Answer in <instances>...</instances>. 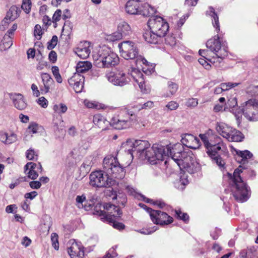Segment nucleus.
Here are the masks:
<instances>
[{"instance_id":"1","label":"nucleus","mask_w":258,"mask_h":258,"mask_svg":"<svg viewBox=\"0 0 258 258\" xmlns=\"http://www.w3.org/2000/svg\"><path fill=\"white\" fill-rule=\"evenodd\" d=\"M126 149L128 148L129 153L133 156L136 153L142 160H147L151 164H157L164 160L165 146L154 144L150 148V143L147 141L127 140L122 144Z\"/></svg>"},{"instance_id":"2","label":"nucleus","mask_w":258,"mask_h":258,"mask_svg":"<svg viewBox=\"0 0 258 258\" xmlns=\"http://www.w3.org/2000/svg\"><path fill=\"white\" fill-rule=\"evenodd\" d=\"M103 164L106 173L102 171L92 172L89 176L90 184L91 186L96 187L110 186L112 185L113 180L109 175L116 178H121L123 177V169L115 157H106L103 160Z\"/></svg>"},{"instance_id":"3","label":"nucleus","mask_w":258,"mask_h":258,"mask_svg":"<svg viewBox=\"0 0 258 258\" xmlns=\"http://www.w3.org/2000/svg\"><path fill=\"white\" fill-rule=\"evenodd\" d=\"M207 49H200L199 54L208 60L210 63H220L228 55L227 42L218 35L209 39L206 43Z\"/></svg>"},{"instance_id":"4","label":"nucleus","mask_w":258,"mask_h":258,"mask_svg":"<svg viewBox=\"0 0 258 258\" xmlns=\"http://www.w3.org/2000/svg\"><path fill=\"white\" fill-rule=\"evenodd\" d=\"M199 137L204 143L208 155L218 166L220 168L224 167L225 162L222 156L227 157L228 151L226 144L222 139L220 137L216 136L214 140H210L209 141L207 136L205 134H200Z\"/></svg>"},{"instance_id":"5","label":"nucleus","mask_w":258,"mask_h":258,"mask_svg":"<svg viewBox=\"0 0 258 258\" xmlns=\"http://www.w3.org/2000/svg\"><path fill=\"white\" fill-rule=\"evenodd\" d=\"M243 169L242 166L240 165L234 170L233 175L228 173L231 182V192L233 197L236 201L241 203L246 201L250 195L249 188L240 175Z\"/></svg>"},{"instance_id":"6","label":"nucleus","mask_w":258,"mask_h":258,"mask_svg":"<svg viewBox=\"0 0 258 258\" xmlns=\"http://www.w3.org/2000/svg\"><path fill=\"white\" fill-rule=\"evenodd\" d=\"M92 57L95 65L98 68H109L119 62L117 55L106 46H103L93 51Z\"/></svg>"},{"instance_id":"7","label":"nucleus","mask_w":258,"mask_h":258,"mask_svg":"<svg viewBox=\"0 0 258 258\" xmlns=\"http://www.w3.org/2000/svg\"><path fill=\"white\" fill-rule=\"evenodd\" d=\"M103 208L106 211L95 210L94 214L99 216L102 221L112 223V226L114 228L118 230L123 229L125 227L124 224L115 222V220L120 217L122 215L119 208L110 203L104 204Z\"/></svg>"},{"instance_id":"8","label":"nucleus","mask_w":258,"mask_h":258,"mask_svg":"<svg viewBox=\"0 0 258 258\" xmlns=\"http://www.w3.org/2000/svg\"><path fill=\"white\" fill-rule=\"evenodd\" d=\"M183 147L180 144H176L172 147L170 145L165 146L164 159L167 157H171V160L176 162L181 168L187 162L190 161L193 157L192 153L189 150H182Z\"/></svg>"},{"instance_id":"9","label":"nucleus","mask_w":258,"mask_h":258,"mask_svg":"<svg viewBox=\"0 0 258 258\" xmlns=\"http://www.w3.org/2000/svg\"><path fill=\"white\" fill-rule=\"evenodd\" d=\"M137 120L135 113L130 108H125L120 111L117 118L112 119L110 125L117 130L126 129L133 125Z\"/></svg>"},{"instance_id":"10","label":"nucleus","mask_w":258,"mask_h":258,"mask_svg":"<svg viewBox=\"0 0 258 258\" xmlns=\"http://www.w3.org/2000/svg\"><path fill=\"white\" fill-rule=\"evenodd\" d=\"M216 130L220 136L229 142H241L244 138L240 131L223 122L216 123Z\"/></svg>"},{"instance_id":"11","label":"nucleus","mask_w":258,"mask_h":258,"mask_svg":"<svg viewBox=\"0 0 258 258\" xmlns=\"http://www.w3.org/2000/svg\"><path fill=\"white\" fill-rule=\"evenodd\" d=\"M148 26L153 33L164 37L169 29L168 23L160 16H151L148 21Z\"/></svg>"},{"instance_id":"12","label":"nucleus","mask_w":258,"mask_h":258,"mask_svg":"<svg viewBox=\"0 0 258 258\" xmlns=\"http://www.w3.org/2000/svg\"><path fill=\"white\" fill-rule=\"evenodd\" d=\"M106 79L112 85L122 87L132 81L131 75L126 74L122 71H109L105 75Z\"/></svg>"},{"instance_id":"13","label":"nucleus","mask_w":258,"mask_h":258,"mask_svg":"<svg viewBox=\"0 0 258 258\" xmlns=\"http://www.w3.org/2000/svg\"><path fill=\"white\" fill-rule=\"evenodd\" d=\"M121 56L126 59L137 58L139 51L137 45L131 41H124L118 44Z\"/></svg>"},{"instance_id":"14","label":"nucleus","mask_w":258,"mask_h":258,"mask_svg":"<svg viewBox=\"0 0 258 258\" xmlns=\"http://www.w3.org/2000/svg\"><path fill=\"white\" fill-rule=\"evenodd\" d=\"M243 115L249 121L258 120V101L249 99L245 102L243 106Z\"/></svg>"},{"instance_id":"15","label":"nucleus","mask_w":258,"mask_h":258,"mask_svg":"<svg viewBox=\"0 0 258 258\" xmlns=\"http://www.w3.org/2000/svg\"><path fill=\"white\" fill-rule=\"evenodd\" d=\"M148 211L153 222L156 224L164 225L173 222V218L167 213L159 210H154L148 208Z\"/></svg>"},{"instance_id":"16","label":"nucleus","mask_w":258,"mask_h":258,"mask_svg":"<svg viewBox=\"0 0 258 258\" xmlns=\"http://www.w3.org/2000/svg\"><path fill=\"white\" fill-rule=\"evenodd\" d=\"M96 199L92 198L89 200H86L84 195L77 196L76 198V205L79 209H84L86 211L93 210V214L95 210H101V204L98 203L95 206L94 205Z\"/></svg>"},{"instance_id":"17","label":"nucleus","mask_w":258,"mask_h":258,"mask_svg":"<svg viewBox=\"0 0 258 258\" xmlns=\"http://www.w3.org/2000/svg\"><path fill=\"white\" fill-rule=\"evenodd\" d=\"M135 86L138 85L142 93L147 94L150 91V87L146 84L143 74L137 69H134L131 73Z\"/></svg>"},{"instance_id":"18","label":"nucleus","mask_w":258,"mask_h":258,"mask_svg":"<svg viewBox=\"0 0 258 258\" xmlns=\"http://www.w3.org/2000/svg\"><path fill=\"white\" fill-rule=\"evenodd\" d=\"M68 248V253L71 258H84L85 247L81 242L71 240Z\"/></svg>"},{"instance_id":"19","label":"nucleus","mask_w":258,"mask_h":258,"mask_svg":"<svg viewBox=\"0 0 258 258\" xmlns=\"http://www.w3.org/2000/svg\"><path fill=\"white\" fill-rule=\"evenodd\" d=\"M68 83L76 93H81L84 88V77L79 73H75L68 80Z\"/></svg>"},{"instance_id":"20","label":"nucleus","mask_w":258,"mask_h":258,"mask_svg":"<svg viewBox=\"0 0 258 258\" xmlns=\"http://www.w3.org/2000/svg\"><path fill=\"white\" fill-rule=\"evenodd\" d=\"M42 171V166L33 162H29L25 166V172L31 179H36L38 176V172Z\"/></svg>"},{"instance_id":"21","label":"nucleus","mask_w":258,"mask_h":258,"mask_svg":"<svg viewBox=\"0 0 258 258\" xmlns=\"http://www.w3.org/2000/svg\"><path fill=\"white\" fill-rule=\"evenodd\" d=\"M41 78L43 85L40 87V91L42 94H46L50 92L54 84V82L50 75L46 73L41 74Z\"/></svg>"},{"instance_id":"22","label":"nucleus","mask_w":258,"mask_h":258,"mask_svg":"<svg viewBox=\"0 0 258 258\" xmlns=\"http://www.w3.org/2000/svg\"><path fill=\"white\" fill-rule=\"evenodd\" d=\"M181 141L183 145L190 149H196L200 146V140L191 134L184 135Z\"/></svg>"},{"instance_id":"23","label":"nucleus","mask_w":258,"mask_h":258,"mask_svg":"<svg viewBox=\"0 0 258 258\" xmlns=\"http://www.w3.org/2000/svg\"><path fill=\"white\" fill-rule=\"evenodd\" d=\"M230 151L234 156L236 155V160L238 162L244 164L248 159L252 157V154L248 150L240 151L235 149L233 146H230Z\"/></svg>"},{"instance_id":"24","label":"nucleus","mask_w":258,"mask_h":258,"mask_svg":"<svg viewBox=\"0 0 258 258\" xmlns=\"http://www.w3.org/2000/svg\"><path fill=\"white\" fill-rule=\"evenodd\" d=\"M90 43L88 41L81 42L76 48L75 53L80 58L85 59L89 57L91 49Z\"/></svg>"},{"instance_id":"25","label":"nucleus","mask_w":258,"mask_h":258,"mask_svg":"<svg viewBox=\"0 0 258 258\" xmlns=\"http://www.w3.org/2000/svg\"><path fill=\"white\" fill-rule=\"evenodd\" d=\"M10 98L12 100L15 108L20 110H23L26 108L27 103L23 95L20 93H14L10 95Z\"/></svg>"},{"instance_id":"26","label":"nucleus","mask_w":258,"mask_h":258,"mask_svg":"<svg viewBox=\"0 0 258 258\" xmlns=\"http://www.w3.org/2000/svg\"><path fill=\"white\" fill-rule=\"evenodd\" d=\"M136 63L137 66L140 65L142 67L143 72L147 75H151L155 72V65L150 64L147 60L141 55H139V57L136 60Z\"/></svg>"},{"instance_id":"27","label":"nucleus","mask_w":258,"mask_h":258,"mask_svg":"<svg viewBox=\"0 0 258 258\" xmlns=\"http://www.w3.org/2000/svg\"><path fill=\"white\" fill-rule=\"evenodd\" d=\"M142 1L130 0L125 5V11L131 15H140V9L139 2Z\"/></svg>"},{"instance_id":"28","label":"nucleus","mask_w":258,"mask_h":258,"mask_svg":"<svg viewBox=\"0 0 258 258\" xmlns=\"http://www.w3.org/2000/svg\"><path fill=\"white\" fill-rule=\"evenodd\" d=\"M93 122L97 127L102 131L105 130L109 125H110V122L100 114H96L94 115Z\"/></svg>"},{"instance_id":"29","label":"nucleus","mask_w":258,"mask_h":258,"mask_svg":"<svg viewBox=\"0 0 258 258\" xmlns=\"http://www.w3.org/2000/svg\"><path fill=\"white\" fill-rule=\"evenodd\" d=\"M143 37L146 41L152 44H157L159 43L163 37L159 35L158 33H153L151 30L146 31L143 34Z\"/></svg>"},{"instance_id":"30","label":"nucleus","mask_w":258,"mask_h":258,"mask_svg":"<svg viewBox=\"0 0 258 258\" xmlns=\"http://www.w3.org/2000/svg\"><path fill=\"white\" fill-rule=\"evenodd\" d=\"M182 168L185 169L188 173L192 174L199 171L201 169V166L195 158L192 157L190 161L187 162V164H186Z\"/></svg>"},{"instance_id":"31","label":"nucleus","mask_w":258,"mask_h":258,"mask_svg":"<svg viewBox=\"0 0 258 258\" xmlns=\"http://www.w3.org/2000/svg\"><path fill=\"white\" fill-rule=\"evenodd\" d=\"M206 15L209 16L212 18L213 27L215 28L217 33L220 31V25L219 22V18L215 12L214 9L210 7L209 10L206 12Z\"/></svg>"},{"instance_id":"32","label":"nucleus","mask_w":258,"mask_h":258,"mask_svg":"<svg viewBox=\"0 0 258 258\" xmlns=\"http://www.w3.org/2000/svg\"><path fill=\"white\" fill-rule=\"evenodd\" d=\"M17 136L14 133H7L0 134V141L6 145H10L16 142Z\"/></svg>"},{"instance_id":"33","label":"nucleus","mask_w":258,"mask_h":258,"mask_svg":"<svg viewBox=\"0 0 258 258\" xmlns=\"http://www.w3.org/2000/svg\"><path fill=\"white\" fill-rule=\"evenodd\" d=\"M140 15H142L146 17H150L155 14L157 10L156 9L152 7L149 4L145 3L141 8Z\"/></svg>"},{"instance_id":"34","label":"nucleus","mask_w":258,"mask_h":258,"mask_svg":"<svg viewBox=\"0 0 258 258\" xmlns=\"http://www.w3.org/2000/svg\"><path fill=\"white\" fill-rule=\"evenodd\" d=\"M19 13L20 10L19 8L16 6H12L7 12L5 19L13 21L19 17Z\"/></svg>"},{"instance_id":"35","label":"nucleus","mask_w":258,"mask_h":258,"mask_svg":"<svg viewBox=\"0 0 258 258\" xmlns=\"http://www.w3.org/2000/svg\"><path fill=\"white\" fill-rule=\"evenodd\" d=\"M92 63L89 61H79L76 66V73H84L88 71L92 68Z\"/></svg>"},{"instance_id":"36","label":"nucleus","mask_w":258,"mask_h":258,"mask_svg":"<svg viewBox=\"0 0 258 258\" xmlns=\"http://www.w3.org/2000/svg\"><path fill=\"white\" fill-rule=\"evenodd\" d=\"M117 31L122 37L129 35L131 33V28L128 24L124 21L121 22L117 26Z\"/></svg>"},{"instance_id":"37","label":"nucleus","mask_w":258,"mask_h":258,"mask_svg":"<svg viewBox=\"0 0 258 258\" xmlns=\"http://www.w3.org/2000/svg\"><path fill=\"white\" fill-rule=\"evenodd\" d=\"M13 45L12 38L11 36L6 34L2 40V44L1 45L2 48L4 50L10 48Z\"/></svg>"},{"instance_id":"38","label":"nucleus","mask_w":258,"mask_h":258,"mask_svg":"<svg viewBox=\"0 0 258 258\" xmlns=\"http://www.w3.org/2000/svg\"><path fill=\"white\" fill-rule=\"evenodd\" d=\"M167 84L169 93H167L165 95L166 97H169L174 95L177 91L178 88L177 84L171 81H169Z\"/></svg>"},{"instance_id":"39","label":"nucleus","mask_w":258,"mask_h":258,"mask_svg":"<svg viewBox=\"0 0 258 258\" xmlns=\"http://www.w3.org/2000/svg\"><path fill=\"white\" fill-rule=\"evenodd\" d=\"M83 103L84 105L88 108L98 109L101 108V104L94 101L85 99Z\"/></svg>"},{"instance_id":"40","label":"nucleus","mask_w":258,"mask_h":258,"mask_svg":"<svg viewBox=\"0 0 258 258\" xmlns=\"http://www.w3.org/2000/svg\"><path fill=\"white\" fill-rule=\"evenodd\" d=\"M154 107V102L151 101H147V102L141 104H138L134 107V108L137 111H140L142 109H149Z\"/></svg>"},{"instance_id":"41","label":"nucleus","mask_w":258,"mask_h":258,"mask_svg":"<svg viewBox=\"0 0 258 258\" xmlns=\"http://www.w3.org/2000/svg\"><path fill=\"white\" fill-rule=\"evenodd\" d=\"M53 109L55 112L58 114H62L66 112L68 110V107L65 104L59 103L58 104H55L53 107Z\"/></svg>"},{"instance_id":"42","label":"nucleus","mask_w":258,"mask_h":258,"mask_svg":"<svg viewBox=\"0 0 258 258\" xmlns=\"http://www.w3.org/2000/svg\"><path fill=\"white\" fill-rule=\"evenodd\" d=\"M51 71L56 82L58 83H62V79L59 74L58 68L57 66H53L51 68Z\"/></svg>"},{"instance_id":"43","label":"nucleus","mask_w":258,"mask_h":258,"mask_svg":"<svg viewBox=\"0 0 258 258\" xmlns=\"http://www.w3.org/2000/svg\"><path fill=\"white\" fill-rule=\"evenodd\" d=\"M117 246L115 245L110 248L104 255L102 258H115L117 256V253L116 251Z\"/></svg>"},{"instance_id":"44","label":"nucleus","mask_w":258,"mask_h":258,"mask_svg":"<svg viewBox=\"0 0 258 258\" xmlns=\"http://www.w3.org/2000/svg\"><path fill=\"white\" fill-rule=\"evenodd\" d=\"M123 37L122 34L117 30V31L107 35V40L110 41H115L121 39Z\"/></svg>"},{"instance_id":"45","label":"nucleus","mask_w":258,"mask_h":258,"mask_svg":"<svg viewBox=\"0 0 258 258\" xmlns=\"http://www.w3.org/2000/svg\"><path fill=\"white\" fill-rule=\"evenodd\" d=\"M26 157L30 160H37L38 158V153L30 148L26 152Z\"/></svg>"},{"instance_id":"46","label":"nucleus","mask_w":258,"mask_h":258,"mask_svg":"<svg viewBox=\"0 0 258 258\" xmlns=\"http://www.w3.org/2000/svg\"><path fill=\"white\" fill-rule=\"evenodd\" d=\"M222 88L224 91H228L230 89L233 88L240 84L239 83H232V82H227L222 83L221 84Z\"/></svg>"},{"instance_id":"47","label":"nucleus","mask_w":258,"mask_h":258,"mask_svg":"<svg viewBox=\"0 0 258 258\" xmlns=\"http://www.w3.org/2000/svg\"><path fill=\"white\" fill-rule=\"evenodd\" d=\"M58 236L55 233H52L51 235V240L52 242V245L55 250H58L59 243H58Z\"/></svg>"},{"instance_id":"48","label":"nucleus","mask_w":258,"mask_h":258,"mask_svg":"<svg viewBox=\"0 0 258 258\" xmlns=\"http://www.w3.org/2000/svg\"><path fill=\"white\" fill-rule=\"evenodd\" d=\"M157 230V227L156 226H154L151 228H142L141 229L137 230V231L143 234L149 235L151 234L152 233L156 231Z\"/></svg>"},{"instance_id":"49","label":"nucleus","mask_w":258,"mask_h":258,"mask_svg":"<svg viewBox=\"0 0 258 258\" xmlns=\"http://www.w3.org/2000/svg\"><path fill=\"white\" fill-rule=\"evenodd\" d=\"M142 198H143V200L147 202V203H152L154 205H157L158 206L159 208H162L164 207L165 206V203L161 201H153L152 200H151V199H147L146 198H145L144 196H142Z\"/></svg>"},{"instance_id":"50","label":"nucleus","mask_w":258,"mask_h":258,"mask_svg":"<svg viewBox=\"0 0 258 258\" xmlns=\"http://www.w3.org/2000/svg\"><path fill=\"white\" fill-rule=\"evenodd\" d=\"M21 8L26 13H29L31 8V0H23Z\"/></svg>"},{"instance_id":"51","label":"nucleus","mask_w":258,"mask_h":258,"mask_svg":"<svg viewBox=\"0 0 258 258\" xmlns=\"http://www.w3.org/2000/svg\"><path fill=\"white\" fill-rule=\"evenodd\" d=\"M176 217L184 222H186L188 220V216L186 213H182L180 209L175 210Z\"/></svg>"},{"instance_id":"52","label":"nucleus","mask_w":258,"mask_h":258,"mask_svg":"<svg viewBox=\"0 0 258 258\" xmlns=\"http://www.w3.org/2000/svg\"><path fill=\"white\" fill-rule=\"evenodd\" d=\"M165 43L171 47H174L176 45V40L174 36L172 35L167 36L165 38Z\"/></svg>"},{"instance_id":"53","label":"nucleus","mask_w":258,"mask_h":258,"mask_svg":"<svg viewBox=\"0 0 258 258\" xmlns=\"http://www.w3.org/2000/svg\"><path fill=\"white\" fill-rule=\"evenodd\" d=\"M58 42V38L57 36L53 35L51 39L47 42V49L49 50H52L53 49Z\"/></svg>"},{"instance_id":"54","label":"nucleus","mask_w":258,"mask_h":258,"mask_svg":"<svg viewBox=\"0 0 258 258\" xmlns=\"http://www.w3.org/2000/svg\"><path fill=\"white\" fill-rule=\"evenodd\" d=\"M247 92L251 96L258 97V85H250L247 88Z\"/></svg>"},{"instance_id":"55","label":"nucleus","mask_w":258,"mask_h":258,"mask_svg":"<svg viewBox=\"0 0 258 258\" xmlns=\"http://www.w3.org/2000/svg\"><path fill=\"white\" fill-rule=\"evenodd\" d=\"M61 16V11L60 10H57L54 13L52 17V22L54 24V27L55 28L57 26V22L59 21L60 19Z\"/></svg>"},{"instance_id":"56","label":"nucleus","mask_w":258,"mask_h":258,"mask_svg":"<svg viewBox=\"0 0 258 258\" xmlns=\"http://www.w3.org/2000/svg\"><path fill=\"white\" fill-rule=\"evenodd\" d=\"M179 107V104L174 101L169 102L165 106V108L167 110L172 111L176 110Z\"/></svg>"},{"instance_id":"57","label":"nucleus","mask_w":258,"mask_h":258,"mask_svg":"<svg viewBox=\"0 0 258 258\" xmlns=\"http://www.w3.org/2000/svg\"><path fill=\"white\" fill-rule=\"evenodd\" d=\"M43 34L42 30L40 25H36L34 28V34L37 39L40 40Z\"/></svg>"},{"instance_id":"58","label":"nucleus","mask_w":258,"mask_h":258,"mask_svg":"<svg viewBox=\"0 0 258 258\" xmlns=\"http://www.w3.org/2000/svg\"><path fill=\"white\" fill-rule=\"evenodd\" d=\"M188 183V180L186 178H181L179 181L175 183V186L180 189H183L185 186Z\"/></svg>"},{"instance_id":"59","label":"nucleus","mask_w":258,"mask_h":258,"mask_svg":"<svg viewBox=\"0 0 258 258\" xmlns=\"http://www.w3.org/2000/svg\"><path fill=\"white\" fill-rule=\"evenodd\" d=\"M203 57V58H200L199 59L198 61L199 63L202 65L206 69L210 70L211 68V65L209 62H208V61L209 62H210L204 57Z\"/></svg>"},{"instance_id":"60","label":"nucleus","mask_w":258,"mask_h":258,"mask_svg":"<svg viewBox=\"0 0 258 258\" xmlns=\"http://www.w3.org/2000/svg\"><path fill=\"white\" fill-rule=\"evenodd\" d=\"M37 102L40 106L44 108H46L48 106V101L44 97H39Z\"/></svg>"},{"instance_id":"61","label":"nucleus","mask_w":258,"mask_h":258,"mask_svg":"<svg viewBox=\"0 0 258 258\" xmlns=\"http://www.w3.org/2000/svg\"><path fill=\"white\" fill-rule=\"evenodd\" d=\"M198 104V101L196 98H189L188 99L186 103V105L188 107H195Z\"/></svg>"},{"instance_id":"62","label":"nucleus","mask_w":258,"mask_h":258,"mask_svg":"<svg viewBox=\"0 0 258 258\" xmlns=\"http://www.w3.org/2000/svg\"><path fill=\"white\" fill-rule=\"evenodd\" d=\"M114 199L118 200V203L122 206H124L126 202V198L124 195H122L121 196L117 195L115 197L113 198V199Z\"/></svg>"},{"instance_id":"63","label":"nucleus","mask_w":258,"mask_h":258,"mask_svg":"<svg viewBox=\"0 0 258 258\" xmlns=\"http://www.w3.org/2000/svg\"><path fill=\"white\" fill-rule=\"evenodd\" d=\"M38 195L37 192L33 191L30 192L26 193L24 195V197L26 199H30L31 200H33Z\"/></svg>"},{"instance_id":"64","label":"nucleus","mask_w":258,"mask_h":258,"mask_svg":"<svg viewBox=\"0 0 258 258\" xmlns=\"http://www.w3.org/2000/svg\"><path fill=\"white\" fill-rule=\"evenodd\" d=\"M42 21H43V25L46 28L49 26H50L51 25V23L52 22V21L51 20L50 18L46 15L43 16V19H42Z\"/></svg>"}]
</instances>
